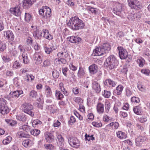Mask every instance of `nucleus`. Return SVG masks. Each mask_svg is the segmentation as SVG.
Here are the masks:
<instances>
[{
    "label": "nucleus",
    "mask_w": 150,
    "mask_h": 150,
    "mask_svg": "<svg viewBox=\"0 0 150 150\" xmlns=\"http://www.w3.org/2000/svg\"><path fill=\"white\" fill-rule=\"evenodd\" d=\"M138 120L141 122L144 123L146 122L147 121V119L146 117L145 116H143L140 117L139 118Z\"/></svg>",
    "instance_id": "obj_53"
},
{
    "label": "nucleus",
    "mask_w": 150,
    "mask_h": 150,
    "mask_svg": "<svg viewBox=\"0 0 150 150\" xmlns=\"http://www.w3.org/2000/svg\"><path fill=\"white\" fill-rule=\"evenodd\" d=\"M131 100L132 103H139L140 102L139 98L135 96L132 97L131 98Z\"/></svg>",
    "instance_id": "obj_43"
},
{
    "label": "nucleus",
    "mask_w": 150,
    "mask_h": 150,
    "mask_svg": "<svg viewBox=\"0 0 150 150\" xmlns=\"http://www.w3.org/2000/svg\"><path fill=\"white\" fill-rule=\"evenodd\" d=\"M104 54L101 47H96L93 51V54L94 56H98L103 55Z\"/></svg>",
    "instance_id": "obj_17"
},
{
    "label": "nucleus",
    "mask_w": 150,
    "mask_h": 150,
    "mask_svg": "<svg viewBox=\"0 0 150 150\" xmlns=\"http://www.w3.org/2000/svg\"><path fill=\"white\" fill-rule=\"evenodd\" d=\"M40 36H43L45 38L49 40L53 39L52 36L49 33L48 31L47 30H43V31L41 33Z\"/></svg>",
    "instance_id": "obj_16"
},
{
    "label": "nucleus",
    "mask_w": 150,
    "mask_h": 150,
    "mask_svg": "<svg viewBox=\"0 0 150 150\" xmlns=\"http://www.w3.org/2000/svg\"><path fill=\"white\" fill-rule=\"evenodd\" d=\"M139 14L136 13H131L128 16V18L129 20L136 21L139 19Z\"/></svg>",
    "instance_id": "obj_18"
},
{
    "label": "nucleus",
    "mask_w": 150,
    "mask_h": 150,
    "mask_svg": "<svg viewBox=\"0 0 150 150\" xmlns=\"http://www.w3.org/2000/svg\"><path fill=\"white\" fill-rule=\"evenodd\" d=\"M109 126L110 127L113 126L115 129H116L118 128L119 126V124L117 122H112L110 123L109 124Z\"/></svg>",
    "instance_id": "obj_42"
},
{
    "label": "nucleus",
    "mask_w": 150,
    "mask_h": 150,
    "mask_svg": "<svg viewBox=\"0 0 150 150\" xmlns=\"http://www.w3.org/2000/svg\"><path fill=\"white\" fill-rule=\"evenodd\" d=\"M113 7V13L115 14L120 16L123 8V4L117 2L115 4Z\"/></svg>",
    "instance_id": "obj_6"
},
{
    "label": "nucleus",
    "mask_w": 150,
    "mask_h": 150,
    "mask_svg": "<svg viewBox=\"0 0 150 150\" xmlns=\"http://www.w3.org/2000/svg\"><path fill=\"white\" fill-rule=\"evenodd\" d=\"M146 137L145 136H139L136 139L135 142L136 145L139 146L140 143H142L146 140Z\"/></svg>",
    "instance_id": "obj_20"
},
{
    "label": "nucleus",
    "mask_w": 150,
    "mask_h": 150,
    "mask_svg": "<svg viewBox=\"0 0 150 150\" xmlns=\"http://www.w3.org/2000/svg\"><path fill=\"white\" fill-rule=\"evenodd\" d=\"M93 135H91L90 136L89 135H88L86 134L85 135V139L86 141H90L91 140L92 141L95 140V138L93 137Z\"/></svg>",
    "instance_id": "obj_37"
},
{
    "label": "nucleus",
    "mask_w": 150,
    "mask_h": 150,
    "mask_svg": "<svg viewBox=\"0 0 150 150\" xmlns=\"http://www.w3.org/2000/svg\"><path fill=\"white\" fill-rule=\"evenodd\" d=\"M70 69L73 71H75L77 69V68L73 65V63H71L69 65Z\"/></svg>",
    "instance_id": "obj_63"
},
{
    "label": "nucleus",
    "mask_w": 150,
    "mask_h": 150,
    "mask_svg": "<svg viewBox=\"0 0 150 150\" xmlns=\"http://www.w3.org/2000/svg\"><path fill=\"white\" fill-rule=\"evenodd\" d=\"M22 56L23 59V62L25 64H27L29 62L28 55L27 53L24 52L22 54Z\"/></svg>",
    "instance_id": "obj_29"
},
{
    "label": "nucleus",
    "mask_w": 150,
    "mask_h": 150,
    "mask_svg": "<svg viewBox=\"0 0 150 150\" xmlns=\"http://www.w3.org/2000/svg\"><path fill=\"white\" fill-rule=\"evenodd\" d=\"M30 132L32 135H33L34 136L37 137V136H38V129H34L31 131L30 130Z\"/></svg>",
    "instance_id": "obj_52"
},
{
    "label": "nucleus",
    "mask_w": 150,
    "mask_h": 150,
    "mask_svg": "<svg viewBox=\"0 0 150 150\" xmlns=\"http://www.w3.org/2000/svg\"><path fill=\"white\" fill-rule=\"evenodd\" d=\"M38 101L40 102L39 103H38V107L42 109V105L44 103L43 98L42 95H41L40 97L38 99Z\"/></svg>",
    "instance_id": "obj_34"
},
{
    "label": "nucleus",
    "mask_w": 150,
    "mask_h": 150,
    "mask_svg": "<svg viewBox=\"0 0 150 150\" xmlns=\"http://www.w3.org/2000/svg\"><path fill=\"white\" fill-rule=\"evenodd\" d=\"M102 95L105 98H108L110 97L111 95V93L109 91L104 90L103 92H102Z\"/></svg>",
    "instance_id": "obj_36"
},
{
    "label": "nucleus",
    "mask_w": 150,
    "mask_h": 150,
    "mask_svg": "<svg viewBox=\"0 0 150 150\" xmlns=\"http://www.w3.org/2000/svg\"><path fill=\"white\" fill-rule=\"evenodd\" d=\"M52 76L54 78H57L59 76V72L56 70L52 71Z\"/></svg>",
    "instance_id": "obj_40"
},
{
    "label": "nucleus",
    "mask_w": 150,
    "mask_h": 150,
    "mask_svg": "<svg viewBox=\"0 0 150 150\" xmlns=\"http://www.w3.org/2000/svg\"><path fill=\"white\" fill-rule=\"evenodd\" d=\"M44 147L46 149L50 150L53 149L54 148V146L51 144H45Z\"/></svg>",
    "instance_id": "obj_45"
},
{
    "label": "nucleus",
    "mask_w": 150,
    "mask_h": 150,
    "mask_svg": "<svg viewBox=\"0 0 150 150\" xmlns=\"http://www.w3.org/2000/svg\"><path fill=\"white\" fill-rule=\"evenodd\" d=\"M128 3L132 9L138 10L140 8L139 2L137 0H128Z\"/></svg>",
    "instance_id": "obj_8"
},
{
    "label": "nucleus",
    "mask_w": 150,
    "mask_h": 150,
    "mask_svg": "<svg viewBox=\"0 0 150 150\" xmlns=\"http://www.w3.org/2000/svg\"><path fill=\"white\" fill-rule=\"evenodd\" d=\"M45 92L47 95L48 96H50L52 95L51 88L49 86L47 85L45 86Z\"/></svg>",
    "instance_id": "obj_31"
},
{
    "label": "nucleus",
    "mask_w": 150,
    "mask_h": 150,
    "mask_svg": "<svg viewBox=\"0 0 150 150\" xmlns=\"http://www.w3.org/2000/svg\"><path fill=\"white\" fill-rule=\"evenodd\" d=\"M36 0H24L23 1V6L24 8L28 9L30 7Z\"/></svg>",
    "instance_id": "obj_10"
},
{
    "label": "nucleus",
    "mask_w": 150,
    "mask_h": 150,
    "mask_svg": "<svg viewBox=\"0 0 150 150\" xmlns=\"http://www.w3.org/2000/svg\"><path fill=\"white\" fill-rule=\"evenodd\" d=\"M20 121H25L26 119V117L24 115L21 116H18L16 117Z\"/></svg>",
    "instance_id": "obj_44"
},
{
    "label": "nucleus",
    "mask_w": 150,
    "mask_h": 150,
    "mask_svg": "<svg viewBox=\"0 0 150 150\" xmlns=\"http://www.w3.org/2000/svg\"><path fill=\"white\" fill-rule=\"evenodd\" d=\"M85 74L84 69L82 67H80L77 74L78 77L81 78Z\"/></svg>",
    "instance_id": "obj_32"
},
{
    "label": "nucleus",
    "mask_w": 150,
    "mask_h": 150,
    "mask_svg": "<svg viewBox=\"0 0 150 150\" xmlns=\"http://www.w3.org/2000/svg\"><path fill=\"white\" fill-rule=\"evenodd\" d=\"M72 91L75 94H77L79 92V89L77 87H75V88H73Z\"/></svg>",
    "instance_id": "obj_60"
},
{
    "label": "nucleus",
    "mask_w": 150,
    "mask_h": 150,
    "mask_svg": "<svg viewBox=\"0 0 150 150\" xmlns=\"http://www.w3.org/2000/svg\"><path fill=\"white\" fill-rule=\"evenodd\" d=\"M92 88L97 93H99L101 90L100 84L96 81L92 82Z\"/></svg>",
    "instance_id": "obj_14"
},
{
    "label": "nucleus",
    "mask_w": 150,
    "mask_h": 150,
    "mask_svg": "<svg viewBox=\"0 0 150 150\" xmlns=\"http://www.w3.org/2000/svg\"><path fill=\"white\" fill-rule=\"evenodd\" d=\"M60 64H65L66 63V60L63 58H62L59 59Z\"/></svg>",
    "instance_id": "obj_61"
},
{
    "label": "nucleus",
    "mask_w": 150,
    "mask_h": 150,
    "mask_svg": "<svg viewBox=\"0 0 150 150\" xmlns=\"http://www.w3.org/2000/svg\"><path fill=\"white\" fill-rule=\"evenodd\" d=\"M117 48L119 51V57L121 59H124L127 57L128 53L126 50L121 47H118Z\"/></svg>",
    "instance_id": "obj_9"
},
{
    "label": "nucleus",
    "mask_w": 150,
    "mask_h": 150,
    "mask_svg": "<svg viewBox=\"0 0 150 150\" xmlns=\"http://www.w3.org/2000/svg\"><path fill=\"white\" fill-rule=\"evenodd\" d=\"M22 110L24 112L28 114L31 116L34 115L33 113L31 111L33 109V106L30 103H25L21 105Z\"/></svg>",
    "instance_id": "obj_5"
},
{
    "label": "nucleus",
    "mask_w": 150,
    "mask_h": 150,
    "mask_svg": "<svg viewBox=\"0 0 150 150\" xmlns=\"http://www.w3.org/2000/svg\"><path fill=\"white\" fill-rule=\"evenodd\" d=\"M31 18V15L28 13H25V19L27 21H29Z\"/></svg>",
    "instance_id": "obj_48"
},
{
    "label": "nucleus",
    "mask_w": 150,
    "mask_h": 150,
    "mask_svg": "<svg viewBox=\"0 0 150 150\" xmlns=\"http://www.w3.org/2000/svg\"><path fill=\"white\" fill-rule=\"evenodd\" d=\"M126 95L127 97L130 96L132 93V92L129 88H126Z\"/></svg>",
    "instance_id": "obj_46"
},
{
    "label": "nucleus",
    "mask_w": 150,
    "mask_h": 150,
    "mask_svg": "<svg viewBox=\"0 0 150 150\" xmlns=\"http://www.w3.org/2000/svg\"><path fill=\"white\" fill-rule=\"evenodd\" d=\"M55 96L58 99L61 100L63 98L64 96L62 94L60 91H55Z\"/></svg>",
    "instance_id": "obj_30"
},
{
    "label": "nucleus",
    "mask_w": 150,
    "mask_h": 150,
    "mask_svg": "<svg viewBox=\"0 0 150 150\" xmlns=\"http://www.w3.org/2000/svg\"><path fill=\"white\" fill-rule=\"evenodd\" d=\"M20 95V93L19 91H16L13 92H11L9 95V97L12 98H17Z\"/></svg>",
    "instance_id": "obj_26"
},
{
    "label": "nucleus",
    "mask_w": 150,
    "mask_h": 150,
    "mask_svg": "<svg viewBox=\"0 0 150 150\" xmlns=\"http://www.w3.org/2000/svg\"><path fill=\"white\" fill-rule=\"evenodd\" d=\"M68 70V69L67 67L62 68V73L66 77L67 76V72Z\"/></svg>",
    "instance_id": "obj_58"
},
{
    "label": "nucleus",
    "mask_w": 150,
    "mask_h": 150,
    "mask_svg": "<svg viewBox=\"0 0 150 150\" xmlns=\"http://www.w3.org/2000/svg\"><path fill=\"white\" fill-rule=\"evenodd\" d=\"M96 109L97 112L99 114H103L104 111V105L103 104L100 102L98 103L96 105Z\"/></svg>",
    "instance_id": "obj_19"
},
{
    "label": "nucleus",
    "mask_w": 150,
    "mask_h": 150,
    "mask_svg": "<svg viewBox=\"0 0 150 150\" xmlns=\"http://www.w3.org/2000/svg\"><path fill=\"white\" fill-rule=\"evenodd\" d=\"M76 122V119L73 116H71L70 117V120L69 122V123L71 125Z\"/></svg>",
    "instance_id": "obj_54"
},
{
    "label": "nucleus",
    "mask_w": 150,
    "mask_h": 150,
    "mask_svg": "<svg viewBox=\"0 0 150 150\" xmlns=\"http://www.w3.org/2000/svg\"><path fill=\"white\" fill-rule=\"evenodd\" d=\"M141 72L146 75H149L150 73V71L148 69H143L141 70Z\"/></svg>",
    "instance_id": "obj_50"
},
{
    "label": "nucleus",
    "mask_w": 150,
    "mask_h": 150,
    "mask_svg": "<svg viewBox=\"0 0 150 150\" xmlns=\"http://www.w3.org/2000/svg\"><path fill=\"white\" fill-rule=\"evenodd\" d=\"M62 52V53H63V56L65 58H67L69 56L68 52V51L65 49H64Z\"/></svg>",
    "instance_id": "obj_56"
},
{
    "label": "nucleus",
    "mask_w": 150,
    "mask_h": 150,
    "mask_svg": "<svg viewBox=\"0 0 150 150\" xmlns=\"http://www.w3.org/2000/svg\"><path fill=\"white\" fill-rule=\"evenodd\" d=\"M21 64L19 62V61L17 60L13 64V67L16 69H18L21 67Z\"/></svg>",
    "instance_id": "obj_41"
},
{
    "label": "nucleus",
    "mask_w": 150,
    "mask_h": 150,
    "mask_svg": "<svg viewBox=\"0 0 150 150\" xmlns=\"http://www.w3.org/2000/svg\"><path fill=\"white\" fill-rule=\"evenodd\" d=\"M4 36L6 39L11 41L14 40V35L12 32L10 30H8L4 32Z\"/></svg>",
    "instance_id": "obj_15"
},
{
    "label": "nucleus",
    "mask_w": 150,
    "mask_h": 150,
    "mask_svg": "<svg viewBox=\"0 0 150 150\" xmlns=\"http://www.w3.org/2000/svg\"><path fill=\"white\" fill-rule=\"evenodd\" d=\"M49 47L52 49V50H55L57 48L56 45L55 44H54L53 43H51L49 45Z\"/></svg>",
    "instance_id": "obj_62"
},
{
    "label": "nucleus",
    "mask_w": 150,
    "mask_h": 150,
    "mask_svg": "<svg viewBox=\"0 0 150 150\" xmlns=\"http://www.w3.org/2000/svg\"><path fill=\"white\" fill-rule=\"evenodd\" d=\"M133 111L137 115H140L142 113L141 108L139 106H135L133 108Z\"/></svg>",
    "instance_id": "obj_27"
},
{
    "label": "nucleus",
    "mask_w": 150,
    "mask_h": 150,
    "mask_svg": "<svg viewBox=\"0 0 150 150\" xmlns=\"http://www.w3.org/2000/svg\"><path fill=\"white\" fill-rule=\"evenodd\" d=\"M20 7L17 6L13 8H11L10 11L11 13L14 15L17 16H19L21 13V11L20 10Z\"/></svg>",
    "instance_id": "obj_11"
},
{
    "label": "nucleus",
    "mask_w": 150,
    "mask_h": 150,
    "mask_svg": "<svg viewBox=\"0 0 150 150\" xmlns=\"http://www.w3.org/2000/svg\"><path fill=\"white\" fill-rule=\"evenodd\" d=\"M37 95V92L34 90L32 91L30 93V96L32 98H35Z\"/></svg>",
    "instance_id": "obj_55"
},
{
    "label": "nucleus",
    "mask_w": 150,
    "mask_h": 150,
    "mask_svg": "<svg viewBox=\"0 0 150 150\" xmlns=\"http://www.w3.org/2000/svg\"><path fill=\"white\" fill-rule=\"evenodd\" d=\"M102 49L104 53H108L111 49L110 45L108 43H105L103 44Z\"/></svg>",
    "instance_id": "obj_21"
},
{
    "label": "nucleus",
    "mask_w": 150,
    "mask_h": 150,
    "mask_svg": "<svg viewBox=\"0 0 150 150\" xmlns=\"http://www.w3.org/2000/svg\"><path fill=\"white\" fill-rule=\"evenodd\" d=\"M12 138L10 136L7 137L6 139L4 140L3 141V143L4 144H9L11 141Z\"/></svg>",
    "instance_id": "obj_39"
},
{
    "label": "nucleus",
    "mask_w": 150,
    "mask_h": 150,
    "mask_svg": "<svg viewBox=\"0 0 150 150\" xmlns=\"http://www.w3.org/2000/svg\"><path fill=\"white\" fill-rule=\"evenodd\" d=\"M6 44L0 41V51L3 52L6 49Z\"/></svg>",
    "instance_id": "obj_38"
},
{
    "label": "nucleus",
    "mask_w": 150,
    "mask_h": 150,
    "mask_svg": "<svg viewBox=\"0 0 150 150\" xmlns=\"http://www.w3.org/2000/svg\"><path fill=\"white\" fill-rule=\"evenodd\" d=\"M103 83L106 86L112 87L115 86L117 83L110 79H108L103 82Z\"/></svg>",
    "instance_id": "obj_13"
},
{
    "label": "nucleus",
    "mask_w": 150,
    "mask_h": 150,
    "mask_svg": "<svg viewBox=\"0 0 150 150\" xmlns=\"http://www.w3.org/2000/svg\"><path fill=\"white\" fill-rule=\"evenodd\" d=\"M50 61L49 59H47L45 60L43 62V65L42 66L44 67H47L50 65Z\"/></svg>",
    "instance_id": "obj_49"
},
{
    "label": "nucleus",
    "mask_w": 150,
    "mask_h": 150,
    "mask_svg": "<svg viewBox=\"0 0 150 150\" xmlns=\"http://www.w3.org/2000/svg\"><path fill=\"white\" fill-rule=\"evenodd\" d=\"M44 49L45 52L48 54H50L51 52H52L53 51L50 47H45Z\"/></svg>",
    "instance_id": "obj_51"
},
{
    "label": "nucleus",
    "mask_w": 150,
    "mask_h": 150,
    "mask_svg": "<svg viewBox=\"0 0 150 150\" xmlns=\"http://www.w3.org/2000/svg\"><path fill=\"white\" fill-rule=\"evenodd\" d=\"M117 135L118 138L121 139H125L127 137L126 134L121 131L117 132Z\"/></svg>",
    "instance_id": "obj_25"
},
{
    "label": "nucleus",
    "mask_w": 150,
    "mask_h": 150,
    "mask_svg": "<svg viewBox=\"0 0 150 150\" xmlns=\"http://www.w3.org/2000/svg\"><path fill=\"white\" fill-rule=\"evenodd\" d=\"M17 134L18 136L19 137H27V135L26 134L22 132H19Z\"/></svg>",
    "instance_id": "obj_57"
},
{
    "label": "nucleus",
    "mask_w": 150,
    "mask_h": 150,
    "mask_svg": "<svg viewBox=\"0 0 150 150\" xmlns=\"http://www.w3.org/2000/svg\"><path fill=\"white\" fill-rule=\"evenodd\" d=\"M6 100L3 98H0V112L4 115L9 112V110L6 105Z\"/></svg>",
    "instance_id": "obj_4"
},
{
    "label": "nucleus",
    "mask_w": 150,
    "mask_h": 150,
    "mask_svg": "<svg viewBox=\"0 0 150 150\" xmlns=\"http://www.w3.org/2000/svg\"><path fill=\"white\" fill-rule=\"evenodd\" d=\"M39 13L41 17L43 18H47L51 16V13L50 8L47 6L43 7L39 11Z\"/></svg>",
    "instance_id": "obj_3"
},
{
    "label": "nucleus",
    "mask_w": 150,
    "mask_h": 150,
    "mask_svg": "<svg viewBox=\"0 0 150 150\" xmlns=\"http://www.w3.org/2000/svg\"><path fill=\"white\" fill-rule=\"evenodd\" d=\"M92 124L95 127H101L102 125V123L100 122L99 123L98 122H92Z\"/></svg>",
    "instance_id": "obj_47"
},
{
    "label": "nucleus",
    "mask_w": 150,
    "mask_h": 150,
    "mask_svg": "<svg viewBox=\"0 0 150 150\" xmlns=\"http://www.w3.org/2000/svg\"><path fill=\"white\" fill-rule=\"evenodd\" d=\"M57 139H58V142H64V138L61 135H58L57 136Z\"/></svg>",
    "instance_id": "obj_59"
},
{
    "label": "nucleus",
    "mask_w": 150,
    "mask_h": 150,
    "mask_svg": "<svg viewBox=\"0 0 150 150\" xmlns=\"http://www.w3.org/2000/svg\"><path fill=\"white\" fill-rule=\"evenodd\" d=\"M20 129H23L26 132L30 131V127L26 125H23L20 127Z\"/></svg>",
    "instance_id": "obj_35"
},
{
    "label": "nucleus",
    "mask_w": 150,
    "mask_h": 150,
    "mask_svg": "<svg viewBox=\"0 0 150 150\" xmlns=\"http://www.w3.org/2000/svg\"><path fill=\"white\" fill-rule=\"evenodd\" d=\"M32 141L30 139L24 140L22 143V144L25 147H28L31 146Z\"/></svg>",
    "instance_id": "obj_28"
},
{
    "label": "nucleus",
    "mask_w": 150,
    "mask_h": 150,
    "mask_svg": "<svg viewBox=\"0 0 150 150\" xmlns=\"http://www.w3.org/2000/svg\"><path fill=\"white\" fill-rule=\"evenodd\" d=\"M45 139L46 141L49 143L53 142L54 141L53 135L50 133H48L46 135Z\"/></svg>",
    "instance_id": "obj_23"
},
{
    "label": "nucleus",
    "mask_w": 150,
    "mask_h": 150,
    "mask_svg": "<svg viewBox=\"0 0 150 150\" xmlns=\"http://www.w3.org/2000/svg\"><path fill=\"white\" fill-rule=\"evenodd\" d=\"M123 89V86L121 85H119L117 87L116 90H115V93L118 95L121 94Z\"/></svg>",
    "instance_id": "obj_24"
},
{
    "label": "nucleus",
    "mask_w": 150,
    "mask_h": 150,
    "mask_svg": "<svg viewBox=\"0 0 150 150\" xmlns=\"http://www.w3.org/2000/svg\"><path fill=\"white\" fill-rule=\"evenodd\" d=\"M67 39L71 42L76 44H79L81 40V38L79 37L73 36L68 37Z\"/></svg>",
    "instance_id": "obj_12"
},
{
    "label": "nucleus",
    "mask_w": 150,
    "mask_h": 150,
    "mask_svg": "<svg viewBox=\"0 0 150 150\" xmlns=\"http://www.w3.org/2000/svg\"><path fill=\"white\" fill-rule=\"evenodd\" d=\"M105 63L107 64V68L111 70L116 67L117 63V60L115 56L112 55H110L107 59Z\"/></svg>",
    "instance_id": "obj_2"
},
{
    "label": "nucleus",
    "mask_w": 150,
    "mask_h": 150,
    "mask_svg": "<svg viewBox=\"0 0 150 150\" xmlns=\"http://www.w3.org/2000/svg\"><path fill=\"white\" fill-rule=\"evenodd\" d=\"M2 59L5 62H9L11 60L7 56H3Z\"/></svg>",
    "instance_id": "obj_64"
},
{
    "label": "nucleus",
    "mask_w": 150,
    "mask_h": 150,
    "mask_svg": "<svg viewBox=\"0 0 150 150\" xmlns=\"http://www.w3.org/2000/svg\"><path fill=\"white\" fill-rule=\"evenodd\" d=\"M90 73L92 74L96 73L98 71V67L97 65L93 64L90 66L88 68Z\"/></svg>",
    "instance_id": "obj_22"
},
{
    "label": "nucleus",
    "mask_w": 150,
    "mask_h": 150,
    "mask_svg": "<svg viewBox=\"0 0 150 150\" xmlns=\"http://www.w3.org/2000/svg\"><path fill=\"white\" fill-rule=\"evenodd\" d=\"M67 25L74 30L83 29L84 26L83 21L77 16L72 17L67 23Z\"/></svg>",
    "instance_id": "obj_1"
},
{
    "label": "nucleus",
    "mask_w": 150,
    "mask_h": 150,
    "mask_svg": "<svg viewBox=\"0 0 150 150\" xmlns=\"http://www.w3.org/2000/svg\"><path fill=\"white\" fill-rule=\"evenodd\" d=\"M68 142L70 145L73 147L78 148L80 145L79 140L75 137H71L68 139Z\"/></svg>",
    "instance_id": "obj_7"
},
{
    "label": "nucleus",
    "mask_w": 150,
    "mask_h": 150,
    "mask_svg": "<svg viewBox=\"0 0 150 150\" xmlns=\"http://www.w3.org/2000/svg\"><path fill=\"white\" fill-rule=\"evenodd\" d=\"M111 104L108 101H106L105 103V112L106 113H108L110 108Z\"/></svg>",
    "instance_id": "obj_33"
}]
</instances>
